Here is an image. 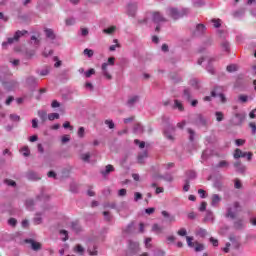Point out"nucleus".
<instances>
[{
  "instance_id": "1",
  "label": "nucleus",
  "mask_w": 256,
  "mask_h": 256,
  "mask_svg": "<svg viewBox=\"0 0 256 256\" xmlns=\"http://www.w3.org/2000/svg\"><path fill=\"white\" fill-rule=\"evenodd\" d=\"M167 15L174 19V21H177V19H181V17H185L186 15H189V9L182 8L181 10L177 8H168L167 9Z\"/></svg>"
},
{
  "instance_id": "2",
  "label": "nucleus",
  "mask_w": 256,
  "mask_h": 256,
  "mask_svg": "<svg viewBox=\"0 0 256 256\" xmlns=\"http://www.w3.org/2000/svg\"><path fill=\"white\" fill-rule=\"evenodd\" d=\"M27 30H18L15 32L14 37L12 38H8L6 42L2 43V47H6L8 45H13V43H17L19 41V39H21V37H23V35H27Z\"/></svg>"
},
{
  "instance_id": "3",
  "label": "nucleus",
  "mask_w": 256,
  "mask_h": 256,
  "mask_svg": "<svg viewBox=\"0 0 256 256\" xmlns=\"http://www.w3.org/2000/svg\"><path fill=\"white\" fill-rule=\"evenodd\" d=\"M109 65H115V57H109L108 61L103 63L101 66L103 76L106 77L109 81H111V79H113V76L109 74V70L107 69Z\"/></svg>"
},
{
  "instance_id": "4",
  "label": "nucleus",
  "mask_w": 256,
  "mask_h": 256,
  "mask_svg": "<svg viewBox=\"0 0 256 256\" xmlns=\"http://www.w3.org/2000/svg\"><path fill=\"white\" fill-rule=\"evenodd\" d=\"M175 131L176 128L175 126H173L172 124H168L165 128H164V136L166 137V139H168L169 141H175Z\"/></svg>"
},
{
  "instance_id": "5",
  "label": "nucleus",
  "mask_w": 256,
  "mask_h": 256,
  "mask_svg": "<svg viewBox=\"0 0 256 256\" xmlns=\"http://www.w3.org/2000/svg\"><path fill=\"white\" fill-rule=\"evenodd\" d=\"M186 240L188 243V247H194L196 252L203 251L205 249V246H203V244H200L199 242H193V237L186 236Z\"/></svg>"
},
{
  "instance_id": "6",
  "label": "nucleus",
  "mask_w": 256,
  "mask_h": 256,
  "mask_svg": "<svg viewBox=\"0 0 256 256\" xmlns=\"http://www.w3.org/2000/svg\"><path fill=\"white\" fill-rule=\"evenodd\" d=\"M151 15L153 23H156L157 25H159V23H167L166 18L163 17L161 12H152Z\"/></svg>"
},
{
  "instance_id": "7",
  "label": "nucleus",
  "mask_w": 256,
  "mask_h": 256,
  "mask_svg": "<svg viewBox=\"0 0 256 256\" xmlns=\"http://www.w3.org/2000/svg\"><path fill=\"white\" fill-rule=\"evenodd\" d=\"M207 31V27L204 24H197L193 32V37H203Z\"/></svg>"
},
{
  "instance_id": "8",
  "label": "nucleus",
  "mask_w": 256,
  "mask_h": 256,
  "mask_svg": "<svg viewBox=\"0 0 256 256\" xmlns=\"http://www.w3.org/2000/svg\"><path fill=\"white\" fill-rule=\"evenodd\" d=\"M137 9H138L137 2H130L127 5V14L130 17H135V15H137Z\"/></svg>"
},
{
  "instance_id": "9",
  "label": "nucleus",
  "mask_w": 256,
  "mask_h": 256,
  "mask_svg": "<svg viewBox=\"0 0 256 256\" xmlns=\"http://www.w3.org/2000/svg\"><path fill=\"white\" fill-rule=\"evenodd\" d=\"M233 207L235 211H233V208H228L226 212V217H229L230 219H235V217H237V209L241 206L239 202H234Z\"/></svg>"
},
{
  "instance_id": "10",
  "label": "nucleus",
  "mask_w": 256,
  "mask_h": 256,
  "mask_svg": "<svg viewBox=\"0 0 256 256\" xmlns=\"http://www.w3.org/2000/svg\"><path fill=\"white\" fill-rule=\"evenodd\" d=\"M229 239H230L234 249H239L241 247V237L235 236V235H230Z\"/></svg>"
},
{
  "instance_id": "11",
  "label": "nucleus",
  "mask_w": 256,
  "mask_h": 256,
  "mask_svg": "<svg viewBox=\"0 0 256 256\" xmlns=\"http://www.w3.org/2000/svg\"><path fill=\"white\" fill-rule=\"evenodd\" d=\"M25 243H29L31 245V249L33 251H41V249H42L41 243H39L33 239H26Z\"/></svg>"
},
{
  "instance_id": "12",
  "label": "nucleus",
  "mask_w": 256,
  "mask_h": 256,
  "mask_svg": "<svg viewBox=\"0 0 256 256\" xmlns=\"http://www.w3.org/2000/svg\"><path fill=\"white\" fill-rule=\"evenodd\" d=\"M233 228L236 229V231H243L245 229V220L243 219H236L233 223Z\"/></svg>"
},
{
  "instance_id": "13",
  "label": "nucleus",
  "mask_w": 256,
  "mask_h": 256,
  "mask_svg": "<svg viewBox=\"0 0 256 256\" xmlns=\"http://www.w3.org/2000/svg\"><path fill=\"white\" fill-rule=\"evenodd\" d=\"M115 171V167L113 165L108 164L104 170H101L100 173L103 177H107L110 173H113Z\"/></svg>"
},
{
  "instance_id": "14",
  "label": "nucleus",
  "mask_w": 256,
  "mask_h": 256,
  "mask_svg": "<svg viewBox=\"0 0 256 256\" xmlns=\"http://www.w3.org/2000/svg\"><path fill=\"white\" fill-rule=\"evenodd\" d=\"M27 179H29L30 181H39V179H41V177L39 176V174H37V172L35 171H29L26 174Z\"/></svg>"
},
{
  "instance_id": "15",
  "label": "nucleus",
  "mask_w": 256,
  "mask_h": 256,
  "mask_svg": "<svg viewBox=\"0 0 256 256\" xmlns=\"http://www.w3.org/2000/svg\"><path fill=\"white\" fill-rule=\"evenodd\" d=\"M245 121V115L236 113L233 121L234 125H241Z\"/></svg>"
},
{
  "instance_id": "16",
  "label": "nucleus",
  "mask_w": 256,
  "mask_h": 256,
  "mask_svg": "<svg viewBox=\"0 0 256 256\" xmlns=\"http://www.w3.org/2000/svg\"><path fill=\"white\" fill-rule=\"evenodd\" d=\"M139 103V96L138 95H135V96H132V97H129L127 102H126V105L128 107H133L135 104Z\"/></svg>"
},
{
  "instance_id": "17",
  "label": "nucleus",
  "mask_w": 256,
  "mask_h": 256,
  "mask_svg": "<svg viewBox=\"0 0 256 256\" xmlns=\"http://www.w3.org/2000/svg\"><path fill=\"white\" fill-rule=\"evenodd\" d=\"M219 203H221V196H219L218 194L212 195V197H211L212 207H217L219 205Z\"/></svg>"
},
{
  "instance_id": "18",
  "label": "nucleus",
  "mask_w": 256,
  "mask_h": 256,
  "mask_svg": "<svg viewBox=\"0 0 256 256\" xmlns=\"http://www.w3.org/2000/svg\"><path fill=\"white\" fill-rule=\"evenodd\" d=\"M223 93V87L221 86H216L214 89L211 91V97H219Z\"/></svg>"
},
{
  "instance_id": "19",
  "label": "nucleus",
  "mask_w": 256,
  "mask_h": 256,
  "mask_svg": "<svg viewBox=\"0 0 256 256\" xmlns=\"http://www.w3.org/2000/svg\"><path fill=\"white\" fill-rule=\"evenodd\" d=\"M44 32H45V35L48 39H51L52 41H55L56 36H55V32L53 31V29L45 28Z\"/></svg>"
},
{
  "instance_id": "20",
  "label": "nucleus",
  "mask_w": 256,
  "mask_h": 256,
  "mask_svg": "<svg viewBox=\"0 0 256 256\" xmlns=\"http://www.w3.org/2000/svg\"><path fill=\"white\" fill-rule=\"evenodd\" d=\"M162 216L164 217V219H166V221H168V223L175 222V216L169 214V212L165 210L162 211Z\"/></svg>"
},
{
  "instance_id": "21",
  "label": "nucleus",
  "mask_w": 256,
  "mask_h": 256,
  "mask_svg": "<svg viewBox=\"0 0 256 256\" xmlns=\"http://www.w3.org/2000/svg\"><path fill=\"white\" fill-rule=\"evenodd\" d=\"M147 157H148L147 151L140 152V153L138 154V157H137L138 163H139L140 165H143V163H145V159H147Z\"/></svg>"
},
{
  "instance_id": "22",
  "label": "nucleus",
  "mask_w": 256,
  "mask_h": 256,
  "mask_svg": "<svg viewBox=\"0 0 256 256\" xmlns=\"http://www.w3.org/2000/svg\"><path fill=\"white\" fill-rule=\"evenodd\" d=\"M26 83L29 87H37V78H35V76H29L26 79Z\"/></svg>"
},
{
  "instance_id": "23",
  "label": "nucleus",
  "mask_w": 256,
  "mask_h": 256,
  "mask_svg": "<svg viewBox=\"0 0 256 256\" xmlns=\"http://www.w3.org/2000/svg\"><path fill=\"white\" fill-rule=\"evenodd\" d=\"M186 179H189V182L197 179V172L193 170L186 171Z\"/></svg>"
},
{
  "instance_id": "24",
  "label": "nucleus",
  "mask_w": 256,
  "mask_h": 256,
  "mask_svg": "<svg viewBox=\"0 0 256 256\" xmlns=\"http://www.w3.org/2000/svg\"><path fill=\"white\" fill-rule=\"evenodd\" d=\"M49 66H46L42 70H37L36 73H38L41 77H47V75L50 73Z\"/></svg>"
},
{
  "instance_id": "25",
  "label": "nucleus",
  "mask_w": 256,
  "mask_h": 256,
  "mask_svg": "<svg viewBox=\"0 0 256 256\" xmlns=\"http://www.w3.org/2000/svg\"><path fill=\"white\" fill-rule=\"evenodd\" d=\"M71 227L75 233H81L82 231L81 224H79V222H72Z\"/></svg>"
},
{
  "instance_id": "26",
  "label": "nucleus",
  "mask_w": 256,
  "mask_h": 256,
  "mask_svg": "<svg viewBox=\"0 0 256 256\" xmlns=\"http://www.w3.org/2000/svg\"><path fill=\"white\" fill-rule=\"evenodd\" d=\"M196 235L198 237L205 238V237H207V230L203 229V228H198V229H196Z\"/></svg>"
},
{
  "instance_id": "27",
  "label": "nucleus",
  "mask_w": 256,
  "mask_h": 256,
  "mask_svg": "<svg viewBox=\"0 0 256 256\" xmlns=\"http://www.w3.org/2000/svg\"><path fill=\"white\" fill-rule=\"evenodd\" d=\"M183 97L187 100V101H191V88H185L183 91Z\"/></svg>"
},
{
  "instance_id": "28",
  "label": "nucleus",
  "mask_w": 256,
  "mask_h": 256,
  "mask_svg": "<svg viewBox=\"0 0 256 256\" xmlns=\"http://www.w3.org/2000/svg\"><path fill=\"white\" fill-rule=\"evenodd\" d=\"M216 167L218 169H227L229 167V162H227L226 160H222L216 165Z\"/></svg>"
},
{
  "instance_id": "29",
  "label": "nucleus",
  "mask_w": 256,
  "mask_h": 256,
  "mask_svg": "<svg viewBox=\"0 0 256 256\" xmlns=\"http://www.w3.org/2000/svg\"><path fill=\"white\" fill-rule=\"evenodd\" d=\"M196 121L199 123V125H207V120L201 114L197 115Z\"/></svg>"
},
{
  "instance_id": "30",
  "label": "nucleus",
  "mask_w": 256,
  "mask_h": 256,
  "mask_svg": "<svg viewBox=\"0 0 256 256\" xmlns=\"http://www.w3.org/2000/svg\"><path fill=\"white\" fill-rule=\"evenodd\" d=\"M4 184L5 185H8V187H17V182H15V180H12V179H4Z\"/></svg>"
},
{
  "instance_id": "31",
  "label": "nucleus",
  "mask_w": 256,
  "mask_h": 256,
  "mask_svg": "<svg viewBox=\"0 0 256 256\" xmlns=\"http://www.w3.org/2000/svg\"><path fill=\"white\" fill-rule=\"evenodd\" d=\"M212 61H215V59H213V58L209 59V64L206 67V69H207L208 73H210L211 75H215V68H213V66H211Z\"/></svg>"
},
{
  "instance_id": "32",
  "label": "nucleus",
  "mask_w": 256,
  "mask_h": 256,
  "mask_svg": "<svg viewBox=\"0 0 256 256\" xmlns=\"http://www.w3.org/2000/svg\"><path fill=\"white\" fill-rule=\"evenodd\" d=\"M35 206V200L34 199H27L26 200V207L30 211H33V207Z\"/></svg>"
},
{
  "instance_id": "33",
  "label": "nucleus",
  "mask_w": 256,
  "mask_h": 256,
  "mask_svg": "<svg viewBox=\"0 0 256 256\" xmlns=\"http://www.w3.org/2000/svg\"><path fill=\"white\" fill-rule=\"evenodd\" d=\"M38 116L40 117L41 121H43V123L47 121V112L45 110L38 111Z\"/></svg>"
},
{
  "instance_id": "34",
  "label": "nucleus",
  "mask_w": 256,
  "mask_h": 256,
  "mask_svg": "<svg viewBox=\"0 0 256 256\" xmlns=\"http://www.w3.org/2000/svg\"><path fill=\"white\" fill-rule=\"evenodd\" d=\"M9 119L13 123H19V121H21V116H19L17 114H10Z\"/></svg>"
},
{
  "instance_id": "35",
  "label": "nucleus",
  "mask_w": 256,
  "mask_h": 256,
  "mask_svg": "<svg viewBox=\"0 0 256 256\" xmlns=\"http://www.w3.org/2000/svg\"><path fill=\"white\" fill-rule=\"evenodd\" d=\"M116 29L117 28L115 26H111L109 28L104 29L103 33H106V35H113V33H115Z\"/></svg>"
},
{
  "instance_id": "36",
  "label": "nucleus",
  "mask_w": 256,
  "mask_h": 256,
  "mask_svg": "<svg viewBox=\"0 0 256 256\" xmlns=\"http://www.w3.org/2000/svg\"><path fill=\"white\" fill-rule=\"evenodd\" d=\"M103 215L105 221H107L108 223H111V221H113V216L109 213V211H104Z\"/></svg>"
},
{
  "instance_id": "37",
  "label": "nucleus",
  "mask_w": 256,
  "mask_h": 256,
  "mask_svg": "<svg viewBox=\"0 0 256 256\" xmlns=\"http://www.w3.org/2000/svg\"><path fill=\"white\" fill-rule=\"evenodd\" d=\"M174 109H179L180 111L185 110V108L183 107V104L179 102V100H174Z\"/></svg>"
},
{
  "instance_id": "38",
  "label": "nucleus",
  "mask_w": 256,
  "mask_h": 256,
  "mask_svg": "<svg viewBox=\"0 0 256 256\" xmlns=\"http://www.w3.org/2000/svg\"><path fill=\"white\" fill-rule=\"evenodd\" d=\"M134 133H143V126L139 123L134 125Z\"/></svg>"
},
{
  "instance_id": "39",
  "label": "nucleus",
  "mask_w": 256,
  "mask_h": 256,
  "mask_svg": "<svg viewBox=\"0 0 256 256\" xmlns=\"http://www.w3.org/2000/svg\"><path fill=\"white\" fill-rule=\"evenodd\" d=\"M187 131L189 133V141L193 143L195 141V132L191 128H188Z\"/></svg>"
},
{
  "instance_id": "40",
  "label": "nucleus",
  "mask_w": 256,
  "mask_h": 256,
  "mask_svg": "<svg viewBox=\"0 0 256 256\" xmlns=\"http://www.w3.org/2000/svg\"><path fill=\"white\" fill-rule=\"evenodd\" d=\"M84 75H85L86 79L91 78L92 75H95V69L90 68L88 71L84 72Z\"/></svg>"
},
{
  "instance_id": "41",
  "label": "nucleus",
  "mask_w": 256,
  "mask_h": 256,
  "mask_svg": "<svg viewBox=\"0 0 256 256\" xmlns=\"http://www.w3.org/2000/svg\"><path fill=\"white\" fill-rule=\"evenodd\" d=\"M37 216L34 217L33 221L35 225H41L43 223V218L39 216V214H36Z\"/></svg>"
},
{
  "instance_id": "42",
  "label": "nucleus",
  "mask_w": 256,
  "mask_h": 256,
  "mask_svg": "<svg viewBox=\"0 0 256 256\" xmlns=\"http://www.w3.org/2000/svg\"><path fill=\"white\" fill-rule=\"evenodd\" d=\"M59 113H50L48 114L49 121H55V119H59Z\"/></svg>"
},
{
  "instance_id": "43",
  "label": "nucleus",
  "mask_w": 256,
  "mask_h": 256,
  "mask_svg": "<svg viewBox=\"0 0 256 256\" xmlns=\"http://www.w3.org/2000/svg\"><path fill=\"white\" fill-rule=\"evenodd\" d=\"M184 183L185 184L183 186V191L187 192L189 191V189H191V185H190L191 182H189V179H185Z\"/></svg>"
},
{
  "instance_id": "44",
  "label": "nucleus",
  "mask_w": 256,
  "mask_h": 256,
  "mask_svg": "<svg viewBox=\"0 0 256 256\" xmlns=\"http://www.w3.org/2000/svg\"><path fill=\"white\" fill-rule=\"evenodd\" d=\"M226 69H227L228 73H233V72L237 71V65L230 64V65L227 66Z\"/></svg>"
},
{
  "instance_id": "45",
  "label": "nucleus",
  "mask_w": 256,
  "mask_h": 256,
  "mask_svg": "<svg viewBox=\"0 0 256 256\" xmlns=\"http://www.w3.org/2000/svg\"><path fill=\"white\" fill-rule=\"evenodd\" d=\"M75 251L76 253H80V255H83V253H85V248H83V246H81L80 244H77L75 247Z\"/></svg>"
},
{
  "instance_id": "46",
  "label": "nucleus",
  "mask_w": 256,
  "mask_h": 256,
  "mask_svg": "<svg viewBox=\"0 0 256 256\" xmlns=\"http://www.w3.org/2000/svg\"><path fill=\"white\" fill-rule=\"evenodd\" d=\"M221 47H222V49H223L224 51H226V53H229V50H230V48H229V42H227V41L222 42V43H221Z\"/></svg>"
},
{
  "instance_id": "47",
  "label": "nucleus",
  "mask_w": 256,
  "mask_h": 256,
  "mask_svg": "<svg viewBox=\"0 0 256 256\" xmlns=\"http://www.w3.org/2000/svg\"><path fill=\"white\" fill-rule=\"evenodd\" d=\"M135 145H138L140 149H145V142L140 141L139 139L134 140Z\"/></svg>"
},
{
  "instance_id": "48",
  "label": "nucleus",
  "mask_w": 256,
  "mask_h": 256,
  "mask_svg": "<svg viewBox=\"0 0 256 256\" xmlns=\"http://www.w3.org/2000/svg\"><path fill=\"white\" fill-rule=\"evenodd\" d=\"M60 235H63L62 241H67L69 239V232L67 230H60Z\"/></svg>"
},
{
  "instance_id": "49",
  "label": "nucleus",
  "mask_w": 256,
  "mask_h": 256,
  "mask_svg": "<svg viewBox=\"0 0 256 256\" xmlns=\"http://www.w3.org/2000/svg\"><path fill=\"white\" fill-rule=\"evenodd\" d=\"M70 191L71 193H78L79 191V186H77V184L73 183L70 185Z\"/></svg>"
},
{
  "instance_id": "50",
  "label": "nucleus",
  "mask_w": 256,
  "mask_h": 256,
  "mask_svg": "<svg viewBox=\"0 0 256 256\" xmlns=\"http://www.w3.org/2000/svg\"><path fill=\"white\" fill-rule=\"evenodd\" d=\"M241 155H243V151H241V149L237 148L234 152V159H240Z\"/></svg>"
},
{
  "instance_id": "51",
  "label": "nucleus",
  "mask_w": 256,
  "mask_h": 256,
  "mask_svg": "<svg viewBox=\"0 0 256 256\" xmlns=\"http://www.w3.org/2000/svg\"><path fill=\"white\" fill-rule=\"evenodd\" d=\"M83 53H84V55H87V57H89V58L93 57V55H94L93 50H91L89 48L84 49Z\"/></svg>"
},
{
  "instance_id": "52",
  "label": "nucleus",
  "mask_w": 256,
  "mask_h": 256,
  "mask_svg": "<svg viewBox=\"0 0 256 256\" xmlns=\"http://www.w3.org/2000/svg\"><path fill=\"white\" fill-rule=\"evenodd\" d=\"M198 195H200L201 199H207V191L203 189L198 190Z\"/></svg>"
},
{
  "instance_id": "53",
  "label": "nucleus",
  "mask_w": 256,
  "mask_h": 256,
  "mask_svg": "<svg viewBox=\"0 0 256 256\" xmlns=\"http://www.w3.org/2000/svg\"><path fill=\"white\" fill-rule=\"evenodd\" d=\"M22 153L24 157H29V155L31 154V151L29 150V147L25 146L22 148Z\"/></svg>"
},
{
  "instance_id": "54",
  "label": "nucleus",
  "mask_w": 256,
  "mask_h": 256,
  "mask_svg": "<svg viewBox=\"0 0 256 256\" xmlns=\"http://www.w3.org/2000/svg\"><path fill=\"white\" fill-rule=\"evenodd\" d=\"M191 87H195V89H199V81L197 79L190 80Z\"/></svg>"
},
{
  "instance_id": "55",
  "label": "nucleus",
  "mask_w": 256,
  "mask_h": 256,
  "mask_svg": "<svg viewBox=\"0 0 256 256\" xmlns=\"http://www.w3.org/2000/svg\"><path fill=\"white\" fill-rule=\"evenodd\" d=\"M78 137H80V139H83V137H85V128L84 127H80L78 129Z\"/></svg>"
},
{
  "instance_id": "56",
  "label": "nucleus",
  "mask_w": 256,
  "mask_h": 256,
  "mask_svg": "<svg viewBox=\"0 0 256 256\" xmlns=\"http://www.w3.org/2000/svg\"><path fill=\"white\" fill-rule=\"evenodd\" d=\"M247 168L243 165H240L238 168H236L237 173H241L242 175H245V171Z\"/></svg>"
},
{
  "instance_id": "57",
  "label": "nucleus",
  "mask_w": 256,
  "mask_h": 256,
  "mask_svg": "<svg viewBox=\"0 0 256 256\" xmlns=\"http://www.w3.org/2000/svg\"><path fill=\"white\" fill-rule=\"evenodd\" d=\"M82 161L89 162V159H91V154L90 153H85L81 155Z\"/></svg>"
},
{
  "instance_id": "58",
  "label": "nucleus",
  "mask_w": 256,
  "mask_h": 256,
  "mask_svg": "<svg viewBox=\"0 0 256 256\" xmlns=\"http://www.w3.org/2000/svg\"><path fill=\"white\" fill-rule=\"evenodd\" d=\"M8 225H10L11 227H17V219L15 218H10L8 220Z\"/></svg>"
},
{
  "instance_id": "59",
  "label": "nucleus",
  "mask_w": 256,
  "mask_h": 256,
  "mask_svg": "<svg viewBox=\"0 0 256 256\" xmlns=\"http://www.w3.org/2000/svg\"><path fill=\"white\" fill-rule=\"evenodd\" d=\"M105 125H108L109 129H115V123L113 120H105Z\"/></svg>"
},
{
  "instance_id": "60",
  "label": "nucleus",
  "mask_w": 256,
  "mask_h": 256,
  "mask_svg": "<svg viewBox=\"0 0 256 256\" xmlns=\"http://www.w3.org/2000/svg\"><path fill=\"white\" fill-rule=\"evenodd\" d=\"M215 115H216V120H217L218 122L223 121L224 115L222 114V112H216Z\"/></svg>"
},
{
  "instance_id": "61",
  "label": "nucleus",
  "mask_w": 256,
  "mask_h": 256,
  "mask_svg": "<svg viewBox=\"0 0 256 256\" xmlns=\"http://www.w3.org/2000/svg\"><path fill=\"white\" fill-rule=\"evenodd\" d=\"M151 241H152L151 238H146V240H145L146 249H151V247H153V245L151 244Z\"/></svg>"
},
{
  "instance_id": "62",
  "label": "nucleus",
  "mask_w": 256,
  "mask_h": 256,
  "mask_svg": "<svg viewBox=\"0 0 256 256\" xmlns=\"http://www.w3.org/2000/svg\"><path fill=\"white\" fill-rule=\"evenodd\" d=\"M66 25H68V26L75 25V18H73V17L67 18Z\"/></svg>"
},
{
  "instance_id": "63",
  "label": "nucleus",
  "mask_w": 256,
  "mask_h": 256,
  "mask_svg": "<svg viewBox=\"0 0 256 256\" xmlns=\"http://www.w3.org/2000/svg\"><path fill=\"white\" fill-rule=\"evenodd\" d=\"M249 127L252 129V135L256 134V124L255 122H250Z\"/></svg>"
},
{
  "instance_id": "64",
  "label": "nucleus",
  "mask_w": 256,
  "mask_h": 256,
  "mask_svg": "<svg viewBox=\"0 0 256 256\" xmlns=\"http://www.w3.org/2000/svg\"><path fill=\"white\" fill-rule=\"evenodd\" d=\"M88 253L91 256L97 255V247L93 246V250H91V248H88Z\"/></svg>"
}]
</instances>
